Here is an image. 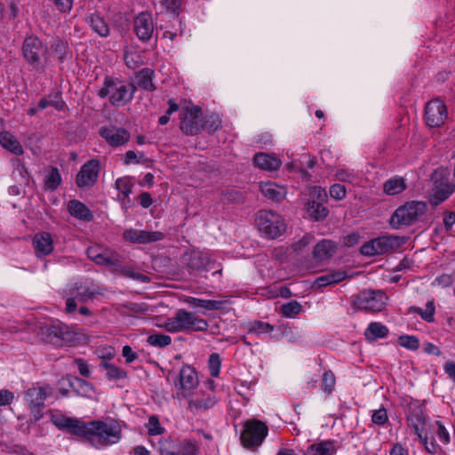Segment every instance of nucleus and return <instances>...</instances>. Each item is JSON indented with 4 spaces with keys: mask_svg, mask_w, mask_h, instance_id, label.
<instances>
[{
    "mask_svg": "<svg viewBox=\"0 0 455 455\" xmlns=\"http://www.w3.org/2000/svg\"><path fill=\"white\" fill-rule=\"evenodd\" d=\"M163 327L169 332L204 331L209 327L206 320L185 309H179L176 314L167 318Z\"/></svg>",
    "mask_w": 455,
    "mask_h": 455,
    "instance_id": "obj_1",
    "label": "nucleus"
},
{
    "mask_svg": "<svg viewBox=\"0 0 455 455\" xmlns=\"http://www.w3.org/2000/svg\"><path fill=\"white\" fill-rule=\"evenodd\" d=\"M427 204L423 201H410L399 206L391 215L389 225L394 229L409 227L417 222L427 212Z\"/></svg>",
    "mask_w": 455,
    "mask_h": 455,
    "instance_id": "obj_2",
    "label": "nucleus"
},
{
    "mask_svg": "<svg viewBox=\"0 0 455 455\" xmlns=\"http://www.w3.org/2000/svg\"><path fill=\"white\" fill-rule=\"evenodd\" d=\"M136 86L132 84H124L107 76L104 86L99 91L100 98L109 96V101L113 106L121 107L132 101L136 92Z\"/></svg>",
    "mask_w": 455,
    "mask_h": 455,
    "instance_id": "obj_3",
    "label": "nucleus"
},
{
    "mask_svg": "<svg viewBox=\"0 0 455 455\" xmlns=\"http://www.w3.org/2000/svg\"><path fill=\"white\" fill-rule=\"evenodd\" d=\"M121 427L116 420H92L90 443L94 447L100 448L116 443L121 439Z\"/></svg>",
    "mask_w": 455,
    "mask_h": 455,
    "instance_id": "obj_4",
    "label": "nucleus"
},
{
    "mask_svg": "<svg viewBox=\"0 0 455 455\" xmlns=\"http://www.w3.org/2000/svg\"><path fill=\"white\" fill-rule=\"evenodd\" d=\"M22 56L26 62L36 71L43 70L48 60V47L36 36H27L21 47Z\"/></svg>",
    "mask_w": 455,
    "mask_h": 455,
    "instance_id": "obj_5",
    "label": "nucleus"
},
{
    "mask_svg": "<svg viewBox=\"0 0 455 455\" xmlns=\"http://www.w3.org/2000/svg\"><path fill=\"white\" fill-rule=\"evenodd\" d=\"M53 388L49 385L33 386L24 393V400L30 412L29 421L37 422L44 417V401L52 395Z\"/></svg>",
    "mask_w": 455,
    "mask_h": 455,
    "instance_id": "obj_6",
    "label": "nucleus"
},
{
    "mask_svg": "<svg viewBox=\"0 0 455 455\" xmlns=\"http://www.w3.org/2000/svg\"><path fill=\"white\" fill-rule=\"evenodd\" d=\"M259 231L268 239L281 236L286 230V224L281 215L272 211L261 210L255 219Z\"/></svg>",
    "mask_w": 455,
    "mask_h": 455,
    "instance_id": "obj_7",
    "label": "nucleus"
},
{
    "mask_svg": "<svg viewBox=\"0 0 455 455\" xmlns=\"http://www.w3.org/2000/svg\"><path fill=\"white\" fill-rule=\"evenodd\" d=\"M406 240L405 236L382 235L364 243L360 248V252L368 257L388 253L402 247Z\"/></svg>",
    "mask_w": 455,
    "mask_h": 455,
    "instance_id": "obj_8",
    "label": "nucleus"
},
{
    "mask_svg": "<svg viewBox=\"0 0 455 455\" xmlns=\"http://www.w3.org/2000/svg\"><path fill=\"white\" fill-rule=\"evenodd\" d=\"M431 180L433 188L429 195V203L433 206H437L455 191V183L450 180V173L447 170H435Z\"/></svg>",
    "mask_w": 455,
    "mask_h": 455,
    "instance_id": "obj_9",
    "label": "nucleus"
},
{
    "mask_svg": "<svg viewBox=\"0 0 455 455\" xmlns=\"http://www.w3.org/2000/svg\"><path fill=\"white\" fill-rule=\"evenodd\" d=\"M268 433L267 426L256 419H249L244 423L241 434V443L245 448L259 446Z\"/></svg>",
    "mask_w": 455,
    "mask_h": 455,
    "instance_id": "obj_10",
    "label": "nucleus"
},
{
    "mask_svg": "<svg viewBox=\"0 0 455 455\" xmlns=\"http://www.w3.org/2000/svg\"><path fill=\"white\" fill-rule=\"evenodd\" d=\"M387 299L382 291L366 290L354 297L353 307L359 310L377 313L384 309Z\"/></svg>",
    "mask_w": 455,
    "mask_h": 455,
    "instance_id": "obj_11",
    "label": "nucleus"
},
{
    "mask_svg": "<svg viewBox=\"0 0 455 455\" xmlns=\"http://www.w3.org/2000/svg\"><path fill=\"white\" fill-rule=\"evenodd\" d=\"M160 455H197L199 448L195 441L176 440L171 437L159 441Z\"/></svg>",
    "mask_w": 455,
    "mask_h": 455,
    "instance_id": "obj_12",
    "label": "nucleus"
},
{
    "mask_svg": "<svg viewBox=\"0 0 455 455\" xmlns=\"http://www.w3.org/2000/svg\"><path fill=\"white\" fill-rule=\"evenodd\" d=\"M310 196L307 204V213L315 221L324 220L329 214V210L323 205L327 199L326 191L321 188H314Z\"/></svg>",
    "mask_w": 455,
    "mask_h": 455,
    "instance_id": "obj_13",
    "label": "nucleus"
},
{
    "mask_svg": "<svg viewBox=\"0 0 455 455\" xmlns=\"http://www.w3.org/2000/svg\"><path fill=\"white\" fill-rule=\"evenodd\" d=\"M182 262L190 273L208 272L215 268V262L210 259L206 252L200 251H192L185 253L182 257Z\"/></svg>",
    "mask_w": 455,
    "mask_h": 455,
    "instance_id": "obj_14",
    "label": "nucleus"
},
{
    "mask_svg": "<svg viewBox=\"0 0 455 455\" xmlns=\"http://www.w3.org/2000/svg\"><path fill=\"white\" fill-rule=\"evenodd\" d=\"M199 383L196 370L189 365H183L174 380L175 387L184 397H188Z\"/></svg>",
    "mask_w": 455,
    "mask_h": 455,
    "instance_id": "obj_15",
    "label": "nucleus"
},
{
    "mask_svg": "<svg viewBox=\"0 0 455 455\" xmlns=\"http://www.w3.org/2000/svg\"><path fill=\"white\" fill-rule=\"evenodd\" d=\"M55 425L60 429H64L78 437L85 438L90 442L92 438V421L84 422L72 418H61L55 421Z\"/></svg>",
    "mask_w": 455,
    "mask_h": 455,
    "instance_id": "obj_16",
    "label": "nucleus"
},
{
    "mask_svg": "<svg viewBox=\"0 0 455 455\" xmlns=\"http://www.w3.org/2000/svg\"><path fill=\"white\" fill-rule=\"evenodd\" d=\"M132 24L133 31L140 42L147 43L152 38L155 23L151 13L148 12H140L134 17Z\"/></svg>",
    "mask_w": 455,
    "mask_h": 455,
    "instance_id": "obj_17",
    "label": "nucleus"
},
{
    "mask_svg": "<svg viewBox=\"0 0 455 455\" xmlns=\"http://www.w3.org/2000/svg\"><path fill=\"white\" fill-rule=\"evenodd\" d=\"M447 118V108L445 104L435 99L427 102L425 108V120L427 126L440 127L443 125Z\"/></svg>",
    "mask_w": 455,
    "mask_h": 455,
    "instance_id": "obj_18",
    "label": "nucleus"
},
{
    "mask_svg": "<svg viewBox=\"0 0 455 455\" xmlns=\"http://www.w3.org/2000/svg\"><path fill=\"white\" fill-rule=\"evenodd\" d=\"M100 172V162L92 159L82 165L80 171L76 174V183L80 188H90L95 185L98 180Z\"/></svg>",
    "mask_w": 455,
    "mask_h": 455,
    "instance_id": "obj_19",
    "label": "nucleus"
},
{
    "mask_svg": "<svg viewBox=\"0 0 455 455\" xmlns=\"http://www.w3.org/2000/svg\"><path fill=\"white\" fill-rule=\"evenodd\" d=\"M201 114V108L198 107L185 108L180 117V130L187 135L199 133L203 128L200 120Z\"/></svg>",
    "mask_w": 455,
    "mask_h": 455,
    "instance_id": "obj_20",
    "label": "nucleus"
},
{
    "mask_svg": "<svg viewBox=\"0 0 455 455\" xmlns=\"http://www.w3.org/2000/svg\"><path fill=\"white\" fill-rule=\"evenodd\" d=\"M100 134L108 144L114 147L121 146L130 139V133L125 129L114 126L100 128Z\"/></svg>",
    "mask_w": 455,
    "mask_h": 455,
    "instance_id": "obj_21",
    "label": "nucleus"
},
{
    "mask_svg": "<svg viewBox=\"0 0 455 455\" xmlns=\"http://www.w3.org/2000/svg\"><path fill=\"white\" fill-rule=\"evenodd\" d=\"M337 251V243L332 240L323 239L314 247L313 259L318 262L331 259Z\"/></svg>",
    "mask_w": 455,
    "mask_h": 455,
    "instance_id": "obj_22",
    "label": "nucleus"
},
{
    "mask_svg": "<svg viewBox=\"0 0 455 455\" xmlns=\"http://www.w3.org/2000/svg\"><path fill=\"white\" fill-rule=\"evenodd\" d=\"M33 245L38 257L46 256L53 250L52 236L45 232L36 234L34 236Z\"/></svg>",
    "mask_w": 455,
    "mask_h": 455,
    "instance_id": "obj_23",
    "label": "nucleus"
},
{
    "mask_svg": "<svg viewBox=\"0 0 455 455\" xmlns=\"http://www.w3.org/2000/svg\"><path fill=\"white\" fill-rule=\"evenodd\" d=\"M337 449L335 441L325 440L310 444L304 452V455H335Z\"/></svg>",
    "mask_w": 455,
    "mask_h": 455,
    "instance_id": "obj_24",
    "label": "nucleus"
},
{
    "mask_svg": "<svg viewBox=\"0 0 455 455\" xmlns=\"http://www.w3.org/2000/svg\"><path fill=\"white\" fill-rule=\"evenodd\" d=\"M61 324H45L40 327L38 335L47 343L60 347V332Z\"/></svg>",
    "mask_w": 455,
    "mask_h": 455,
    "instance_id": "obj_25",
    "label": "nucleus"
},
{
    "mask_svg": "<svg viewBox=\"0 0 455 455\" xmlns=\"http://www.w3.org/2000/svg\"><path fill=\"white\" fill-rule=\"evenodd\" d=\"M262 194L275 202H281L285 198L286 188L274 182H266L260 186Z\"/></svg>",
    "mask_w": 455,
    "mask_h": 455,
    "instance_id": "obj_26",
    "label": "nucleus"
},
{
    "mask_svg": "<svg viewBox=\"0 0 455 455\" xmlns=\"http://www.w3.org/2000/svg\"><path fill=\"white\" fill-rule=\"evenodd\" d=\"M255 165L262 170L276 171L281 166V161L269 154L258 153L253 157Z\"/></svg>",
    "mask_w": 455,
    "mask_h": 455,
    "instance_id": "obj_27",
    "label": "nucleus"
},
{
    "mask_svg": "<svg viewBox=\"0 0 455 455\" xmlns=\"http://www.w3.org/2000/svg\"><path fill=\"white\" fill-rule=\"evenodd\" d=\"M68 212L76 219L84 221H91L93 215L90 209L78 200H71L68 204Z\"/></svg>",
    "mask_w": 455,
    "mask_h": 455,
    "instance_id": "obj_28",
    "label": "nucleus"
},
{
    "mask_svg": "<svg viewBox=\"0 0 455 455\" xmlns=\"http://www.w3.org/2000/svg\"><path fill=\"white\" fill-rule=\"evenodd\" d=\"M155 72L153 69L144 68L135 75V83L141 89L148 92L156 90V86L153 83Z\"/></svg>",
    "mask_w": 455,
    "mask_h": 455,
    "instance_id": "obj_29",
    "label": "nucleus"
},
{
    "mask_svg": "<svg viewBox=\"0 0 455 455\" xmlns=\"http://www.w3.org/2000/svg\"><path fill=\"white\" fill-rule=\"evenodd\" d=\"M50 50L56 55L60 63H63L72 57L68 42L58 37L52 42Z\"/></svg>",
    "mask_w": 455,
    "mask_h": 455,
    "instance_id": "obj_30",
    "label": "nucleus"
},
{
    "mask_svg": "<svg viewBox=\"0 0 455 455\" xmlns=\"http://www.w3.org/2000/svg\"><path fill=\"white\" fill-rule=\"evenodd\" d=\"M0 144L16 156H21L24 152L19 140L9 132H0Z\"/></svg>",
    "mask_w": 455,
    "mask_h": 455,
    "instance_id": "obj_31",
    "label": "nucleus"
},
{
    "mask_svg": "<svg viewBox=\"0 0 455 455\" xmlns=\"http://www.w3.org/2000/svg\"><path fill=\"white\" fill-rule=\"evenodd\" d=\"M346 277L347 274L345 271H332L317 277L315 280L313 286L316 288H323L331 284L338 283L339 282L344 280Z\"/></svg>",
    "mask_w": 455,
    "mask_h": 455,
    "instance_id": "obj_32",
    "label": "nucleus"
},
{
    "mask_svg": "<svg viewBox=\"0 0 455 455\" xmlns=\"http://www.w3.org/2000/svg\"><path fill=\"white\" fill-rule=\"evenodd\" d=\"M96 293L98 292L79 283H74L69 289V295L82 302L92 299Z\"/></svg>",
    "mask_w": 455,
    "mask_h": 455,
    "instance_id": "obj_33",
    "label": "nucleus"
},
{
    "mask_svg": "<svg viewBox=\"0 0 455 455\" xmlns=\"http://www.w3.org/2000/svg\"><path fill=\"white\" fill-rule=\"evenodd\" d=\"M409 425L414 429L419 438H422L421 430L425 425V418L420 410L416 409L410 411L407 416Z\"/></svg>",
    "mask_w": 455,
    "mask_h": 455,
    "instance_id": "obj_34",
    "label": "nucleus"
},
{
    "mask_svg": "<svg viewBox=\"0 0 455 455\" xmlns=\"http://www.w3.org/2000/svg\"><path fill=\"white\" fill-rule=\"evenodd\" d=\"M88 257L99 265L116 266L118 264L116 257L107 256L99 251L98 249L89 248L87 250Z\"/></svg>",
    "mask_w": 455,
    "mask_h": 455,
    "instance_id": "obj_35",
    "label": "nucleus"
},
{
    "mask_svg": "<svg viewBox=\"0 0 455 455\" xmlns=\"http://www.w3.org/2000/svg\"><path fill=\"white\" fill-rule=\"evenodd\" d=\"M68 381L69 387L78 395H87L92 391V385L81 378L68 376Z\"/></svg>",
    "mask_w": 455,
    "mask_h": 455,
    "instance_id": "obj_36",
    "label": "nucleus"
},
{
    "mask_svg": "<svg viewBox=\"0 0 455 455\" xmlns=\"http://www.w3.org/2000/svg\"><path fill=\"white\" fill-rule=\"evenodd\" d=\"M388 333L387 326L380 323H371L365 330L364 335L368 340H375L377 339L385 338Z\"/></svg>",
    "mask_w": 455,
    "mask_h": 455,
    "instance_id": "obj_37",
    "label": "nucleus"
},
{
    "mask_svg": "<svg viewBox=\"0 0 455 455\" xmlns=\"http://www.w3.org/2000/svg\"><path fill=\"white\" fill-rule=\"evenodd\" d=\"M65 102L62 100L60 93L54 92L49 94L47 97L43 98L38 102V108L43 110L47 107H53L57 110H63L65 108Z\"/></svg>",
    "mask_w": 455,
    "mask_h": 455,
    "instance_id": "obj_38",
    "label": "nucleus"
},
{
    "mask_svg": "<svg viewBox=\"0 0 455 455\" xmlns=\"http://www.w3.org/2000/svg\"><path fill=\"white\" fill-rule=\"evenodd\" d=\"M92 29L101 37L109 36V27L106 20L99 14H92L90 19Z\"/></svg>",
    "mask_w": 455,
    "mask_h": 455,
    "instance_id": "obj_39",
    "label": "nucleus"
},
{
    "mask_svg": "<svg viewBox=\"0 0 455 455\" xmlns=\"http://www.w3.org/2000/svg\"><path fill=\"white\" fill-rule=\"evenodd\" d=\"M384 192L389 196H395L402 193L406 189L404 180L396 177L387 180L383 186Z\"/></svg>",
    "mask_w": 455,
    "mask_h": 455,
    "instance_id": "obj_40",
    "label": "nucleus"
},
{
    "mask_svg": "<svg viewBox=\"0 0 455 455\" xmlns=\"http://www.w3.org/2000/svg\"><path fill=\"white\" fill-rule=\"evenodd\" d=\"M100 367L106 370V377L108 379L120 380L127 378V371L108 362H101Z\"/></svg>",
    "mask_w": 455,
    "mask_h": 455,
    "instance_id": "obj_41",
    "label": "nucleus"
},
{
    "mask_svg": "<svg viewBox=\"0 0 455 455\" xmlns=\"http://www.w3.org/2000/svg\"><path fill=\"white\" fill-rule=\"evenodd\" d=\"M61 183V176L57 167L51 166L44 179V187L49 190H55Z\"/></svg>",
    "mask_w": 455,
    "mask_h": 455,
    "instance_id": "obj_42",
    "label": "nucleus"
},
{
    "mask_svg": "<svg viewBox=\"0 0 455 455\" xmlns=\"http://www.w3.org/2000/svg\"><path fill=\"white\" fill-rule=\"evenodd\" d=\"M138 234L140 244L161 241L165 236L164 233L160 231L138 230Z\"/></svg>",
    "mask_w": 455,
    "mask_h": 455,
    "instance_id": "obj_43",
    "label": "nucleus"
},
{
    "mask_svg": "<svg viewBox=\"0 0 455 455\" xmlns=\"http://www.w3.org/2000/svg\"><path fill=\"white\" fill-rule=\"evenodd\" d=\"M194 307H203L206 310H219L222 307L224 304L223 301L220 300H212V299H202L197 298H191L189 301Z\"/></svg>",
    "mask_w": 455,
    "mask_h": 455,
    "instance_id": "obj_44",
    "label": "nucleus"
},
{
    "mask_svg": "<svg viewBox=\"0 0 455 455\" xmlns=\"http://www.w3.org/2000/svg\"><path fill=\"white\" fill-rule=\"evenodd\" d=\"M147 342L156 347H165L172 343V338L169 335L154 333L148 337Z\"/></svg>",
    "mask_w": 455,
    "mask_h": 455,
    "instance_id": "obj_45",
    "label": "nucleus"
},
{
    "mask_svg": "<svg viewBox=\"0 0 455 455\" xmlns=\"http://www.w3.org/2000/svg\"><path fill=\"white\" fill-rule=\"evenodd\" d=\"M116 189L123 194L124 199L128 198L132 192L133 184L129 177L119 178L116 180Z\"/></svg>",
    "mask_w": 455,
    "mask_h": 455,
    "instance_id": "obj_46",
    "label": "nucleus"
},
{
    "mask_svg": "<svg viewBox=\"0 0 455 455\" xmlns=\"http://www.w3.org/2000/svg\"><path fill=\"white\" fill-rule=\"evenodd\" d=\"M301 308L302 307L298 301L291 300L281 307V313L285 317H294L299 314Z\"/></svg>",
    "mask_w": 455,
    "mask_h": 455,
    "instance_id": "obj_47",
    "label": "nucleus"
},
{
    "mask_svg": "<svg viewBox=\"0 0 455 455\" xmlns=\"http://www.w3.org/2000/svg\"><path fill=\"white\" fill-rule=\"evenodd\" d=\"M148 434L149 435H158L164 432V428L161 427L159 419L156 415H151L147 424Z\"/></svg>",
    "mask_w": 455,
    "mask_h": 455,
    "instance_id": "obj_48",
    "label": "nucleus"
},
{
    "mask_svg": "<svg viewBox=\"0 0 455 455\" xmlns=\"http://www.w3.org/2000/svg\"><path fill=\"white\" fill-rule=\"evenodd\" d=\"M398 342L400 346L413 351L417 350L419 347V339L412 335L400 336L398 339Z\"/></svg>",
    "mask_w": 455,
    "mask_h": 455,
    "instance_id": "obj_49",
    "label": "nucleus"
},
{
    "mask_svg": "<svg viewBox=\"0 0 455 455\" xmlns=\"http://www.w3.org/2000/svg\"><path fill=\"white\" fill-rule=\"evenodd\" d=\"M60 339V347L63 345H68L73 343L76 338V334L69 329L67 325H61Z\"/></svg>",
    "mask_w": 455,
    "mask_h": 455,
    "instance_id": "obj_50",
    "label": "nucleus"
},
{
    "mask_svg": "<svg viewBox=\"0 0 455 455\" xmlns=\"http://www.w3.org/2000/svg\"><path fill=\"white\" fill-rule=\"evenodd\" d=\"M335 383H336V379H335L333 372L331 371H324V373L323 375V379H322L323 390L325 393L330 394L332 391L333 387L335 386Z\"/></svg>",
    "mask_w": 455,
    "mask_h": 455,
    "instance_id": "obj_51",
    "label": "nucleus"
},
{
    "mask_svg": "<svg viewBox=\"0 0 455 455\" xmlns=\"http://www.w3.org/2000/svg\"><path fill=\"white\" fill-rule=\"evenodd\" d=\"M274 330V326L269 324L268 323H264L261 321H255L250 324L249 331L261 334L270 332Z\"/></svg>",
    "mask_w": 455,
    "mask_h": 455,
    "instance_id": "obj_52",
    "label": "nucleus"
},
{
    "mask_svg": "<svg viewBox=\"0 0 455 455\" xmlns=\"http://www.w3.org/2000/svg\"><path fill=\"white\" fill-rule=\"evenodd\" d=\"M220 357L217 353H213L209 357V369L212 377H218L220 371Z\"/></svg>",
    "mask_w": 455,
    "mask_h": 455,
    "instance_id": "obj_53",
    "label": "nucleus"
},
{
    "mask_svg": "<svg viewBox=\"0 0 455 455\" xmlns=\"http://www.w3.org/2000/svg\"><path fill=\"white\" fill-rule=\"evenodd\" d=\"M388 419L387 412L385 408L375 410L371 415V421L379 426H383Z\"/></svg>",
    "mask_w": 455,
    "mask_h": 455,
    "instance_id": "obj_54",
    "label": "nucleus"
},
{
    "mask_svg": "<svg viewBox=\"0 0 455 455\" xmlns=\"http://www.w3.org/2000/svg\"><path fill=\"white\" fill-rule=\"evenodd\" d=\"M215 404V400L213 398L208 397L207 399H200L189 402L190 407H195L196 409H204L208 410L212 408Z\"/></svg>",
    "mask_w": 455,
    "mask_h": 455,
    "instance_id": "obj_55",
    "label": "nucleus"
},
{
    "mask_svg": "<svg viewBox=\"0 0 455 455\" xmlns=\"http://www.w3.org/2000/svg\"><path fill=\"white\" fill-rule=\"evenodd\" d=\"M330 196L335 200H341L346 196V188L341 184H334L330 188Z\"/></svg>",
    "mask_w": 455,
    "mask_h": 455,
    "instance_id": "obj_56",
    "label": "nucleus"
},
{
    "mask_svg": "<svg viewBox=\"0 0 455 455\" xmlns=\"http://www.w3.org/2000/svg\"><path fill=\"white\" fill-rule=\"evenodd\" d=\"M164 5L175 15L181 12V0H164Z\"/></svg>",
    "mask_w": 455,
    "mask_h": 455,
    "instance_id": "obj_57",
    "label": "nucleus"
},
{
    "mask_svg": "<svg viewBox=\"0 0 455 455\" xmlns=\"http://www.w3.org/2000/svg\"><path fill=\"white\" fill-rule=\"evenodd\" d=\"M434 315H435L434 302L428 301L426 304V309L423 310V314H421V318L428 323H432L435 320Z\"/></svg>",
    "mask_w": 455,
    "mask_h": 455,
    "instance_id": "obj_58",
    "label": "nucleus"
},
{
    "mask_svg": "<svg viewBox=\"0 0 455 455\" xmlns=\"http://www.w3.org/2000/svg\"><path fill=\"white\" fill-rule=\"evenodd\" d=\"M443 222L447 231L451 230L453 225L455 224V212H444Z\"/></svg>",
    "mask_w": 455,
    "mask_h": 455,
    "instance_id": "obj_59",
    "label": "nucleus"
},
{
    "mask_svg": "<svg viewBox=\"0 0 455 455\" xmlns=\"http://www.w3.org/2000/svg\"><path fill=\"white\" fill-rule=\"evenodd\" d=\"M361 235L358 233H351L343 237V243L347 247H352L360 243Z\"/></svg>",
    "mask_w": 455,
    "mask_h": 455,
    "instance_id": "obj_60",
    "label": "nucleus"
},
{
    "mask_svg": "<svg viewBox=\"0 0 455 455\" xmlns=\"http://www.w3.org/2000/svg\"><path fill=\"white\" fill-rule=\"evenodd\" d=\"M124 239L132 243H140L138 229H126L123 234Z\"/></svg>",
    "mask_w": 455,
    "mask_h": 455,
    "instance_id": "obj_61",
    "label": "nucleus"
},
{
    "mask_svg": "<svg viewBox=\"0 0 455 455\" xmlns=\"http://www.w3.org/2000/svg\"><path fill=\"white\" fill-rule=\"evenodd\" d=\"M74 363L76 364L79 373L85 378L90 377L91 371L88 364L81 358H76Z\"/></svg>",
    "mask_w": 455,
    "mask_h": 455,
    "instance_id": "obj_62",
    "label": "nucleus"
},
{
    "mask_svg": "<svg viewBox=\"0 0 455 455\" xmlns=\"http://www.w3.org/2000/svg\"><path fill=\"white\" fill-rule=\"evenodd\" d=\"M122 355L125 358L126 363H131L138 358L137 353L133 352L130 346H124L123 347Z\"/></svg>",
    "mask_w": 455,
    "mask_h": 455,
    "instance_id": "obj_63",
    "label": "nucleus"
},
{
    "mask_svg": "<svg viewBox=\"0 0 455 455\" xmlns=\"http://www.w3.org/2000/svg\"><path fill=\"white\" fill-rule=\"evenodd\" d=\"M389 455H409V451L401 443H396L392 446Z\"/></svg>",
    "mask_w": 455,
    "mask_h": 455,
    "instance_id": "obj_64",
    "label": "nucleus"
}]
</instances>
